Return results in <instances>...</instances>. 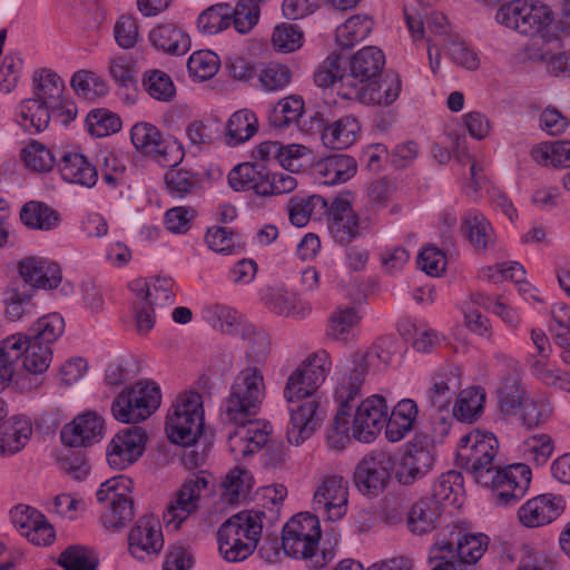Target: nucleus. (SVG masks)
I'll return each instance as SVG.
<instances>
[{"label":"nucleus","instance_id":"1","mask_svg":"<svg viewBox=\"0 0 570 570\" xmlns=\"http://www.w3.org/2000/svg\"><path fill=\"white\" fill-rule=\"evenodd\" d=\"M264 397L263 373L248 366L237 374L222 405L224 421L237 425L228 436V448L236 461L253 456L268 444L271 424L249 419L259 412Z\"/></svg>","mask_w":570,"mask_h":570},{"label":"nucleus","instance_id":"2","mask_svg":"<svg viewBox=\"0 0 570 570\" xmlns=\"http://www.w3.org/2000/svg\"><path fill=\"white\" fill-rule=\"evenodd\" d=\"M495 19L521 35L539 36L544 42L560 45L561 26L551 8L540 1H510L499 8Z\"/></svg>","mask_w":570,"mask_h":570},{"label":"nucleus","instance_id":"3","mask_svg":"<svg viewBox=\"0 0 570 570\" xmlns=\"http://www.w3.org/2000/svg\"><path fill=\"white\" fill-rule=\"evenodd\" d=\"M265 520L261 509L240 511L226 520L217 531L220 556L228 562L247 559L257 548Z\"/></svg>","mask_w":570,"mask_h":570},{"label":"nucleus","instance_id":"4","mask_svg":"<svg viewBox=\"0 0 570 570\" xmlns=\"http://www.w3.org/2000/svg\"><path fill=\"white\" fill-rule=\"evenodd\" d=\"M20 358L23 370L43 374L51 363L52 350L46 343L32 340L23 333L12 334L0 341V391L12 380Z\"/></svg>","mask_w":570,"mask_h":570},{"label":"nucleus","instance_id":"5","mask_svg":"<svg viewBox=\"0 0 570 570\" xmlns=\"http://www.w3.org/2000/svg\"><path fill=\"white\" fill-rule=\"evenodd\" d=\"M204 402L198 392L180 393L168 410L165 431L178 445H194L204 430Z\"/></svg>","mask_w":570,"mask_h":570},{"label":"nucleus","instance_id":"6","mask_svg":"<svg viewBox=\"0 0 570 570\" xmlns=\"http://www.w3.org/2000/svg\"><path fill=\"white\" fill-rule=\"evenodd\" d=\"M499 442L491 432L472 430L464 434L456 449V463L469 473L476 483L489 485L495 471L494 459Z\"/></svg>","mask_w":570,"mask_h":570},{"label":"nucleus","instance_id":"7","mask_svg":"<svg viewBox=\"0 0 570 570\" xmlns=\"http://www.w3.org/2000/svg\"><path fill=\"white\" fill-rule=\"evenodd\" d=\"M160 399V390L154 382L139 381L115 397L111 412L119 422L137 423L158 409Z\"/></svg>","mask_w":570,"mask_h":570},{"label":"nucleus","instance_id":"8","mask_svg":"<svg viewBox=\"0 0 570 570\" xmlns=\"http://www.w3.org/2000/svg\"><path fill=\"white\" fill-rule=\"evenodd\" d=\"M313 510L323 519L335 522L347 512L348 482L340 474L322 472L315 481Z\"/></svg>","mask_w":570,"mask_h":570},{"label":"nucleus","instance_id":"9","mask_svg":"<svg viewBox=\"0 0 570 570\" xmlns=\"http://www.w3.org/2000/svg\"><path fill=\"white\" fill-rule=\"evenodd\" d=\"M395 461L385 451H371L357 463L354 482L358 491L368 497L380 495L389 485Z\"/></svg>","mask_w":570,"mask_h":570},{"label":"nucleus","instance_id":"10","mask_svg":"<svg viewBox=\"0 0 570 570\" xmlns=\"http://www.w3.org/2000/svg\"><path fill=\"white\" fill-rule=\"evenodd\" d=\"M531 480V469L523 463L495 469L489 483L492 487L493 503L499 507L514 505L528 492Z\"/></svg>","mask_w":570,"mask_h":570},{"label":"nucleus","instance_id":"11","mask_svg":"<svg viewBox=\"0 0 570 570\" xmlns=\"http://www.w3.org/2000/svg\"><path fill=\"white\" fill-rule=\"evenodd\" d=\"M352 434L360 442L370 443L385 428L389 406L384 396L374 394L354 403Z\"/></svg>","mask_w":570,"mask_h":570},{"label":"nucleus","instance_id":"12","mask_svg":"<svg viewBox=\"0 0 570 570\" xmlns=\"http://www.w3.org/2000/svg\"><path fill=\"white\" fill-rule=\"evenodd\" d=\"M385 66L383 51L374 46L360 49L350 60L343 91L348 99L360 95V88L380 76Z\"/></svg>","mask_w":570,"mask_h":570},{"label":"nucleus","instance_id":"13","mask_svg":"<svg viewBox=\"0 0 570 570\" xmlns=\"http://www.w3.org/2000/svg\"><path fill=\"white\" fill-rule=\"evenodd\" d=\"M208 481L205 476H193L183 483L176 495L169 501L164 511L166 527L177 530L199 508L202 493L206 490Z\"/></svg>","mask_w":570,"mask_h":570},{"label":"nucleus","instance_id":"14","mask_svg":"<svg viewBox=\"0 0 570 570\" xmlns=\"http://www.w3.org/2000/svg\"><path fill=\"white\" fill-rule=\"evenodd\" d=\"M325 213L328 233L336 243L348 244L362 235L360 217L346 197H335Z\"/></svg>","mask_w":570,"mask_h":570},{"label":"nucleus","instance_id":"15","mask_svg":"<svg viewBox=\"0 0 570 570\" xmlns=\"http://www.w3.org/2000/svg\"><path fill=\"white\" fill-rule=\"evenodd\" d=\"M360 396L361 394L356 393L355 389L351 390L345 385L337 384L334 397L338 410L326 435L327 444L331 449L342 451L351 442L350 431L352 425L350 419L354 403Z\"/></svg>","mask_w":570,"mask_h":570},{"label":"nucleus","instance_id":"16","mask_svg":"<svg viewBox=\"0 0 570 570\" xmlns=\"http://www.w3.org/2000/svg\"><path fill=\"white\" fill-rule=\"evenodd\" d=\"M146 433L132 426L118 432L107 448V460L111 468L122 470L136 462L144 453Z\"/></svg>","mask_w":570,"mask_h":570},{"label":"nucleus","instance_id":"17","mask_svg":"<svg viewBox=\"0 0 570 570\" xmlns=\"http://www.w3.org/2000/svg\"><path fill=\"white\" fill-rule=\"evenodd\" d=\"M291 420L287 428V440L293 445H301L321 425L323 411L317 399H307L296 407H289Z\"/></svg>","mask_w":570,"mask_h":570},{"label":"nucleus","instance_id":"18","mask_svg":"<svg viewBox=\"0 0 570 570\" xmlns=\"http://www.w3.org/2000/svg\"><path fill=\"white\" fill-rule=\"evenodd\" d=\"M375 361H380L384 365L391 362V353L383 348L381 344H375L366 352H356L351 356L344 366V372L338 383L356 390L361 394L365 376L370 368L375 366Z\"/></svg>","mask_w":570,"mask_h":570},{"label":"nucleus","instance_id":"19","mask_svg":"<svg viewBox=\"0 0 570 570\" xmlns=\"http://www.w3.org/2000/svg\"><path fill=\"white\" fill-rule=\"evenodd\" d=\"M564 510L561 497L546 493L529 499L518 510L519 521L527 528H538L557 520Z\"/></svg>","mask_w":570,"mask_h":570},{"label":"nucleus","instance_id":"20","mask_svg":"<svg viewBox=\"0 0 570 570\" xmlns=\"http://www.w3.org/2000/svg\"><path fill=\"white\" fill-rule=\"evenodd\" d=\"M431 451L417 443H407L396 465L395 476L404 485H410L423 478L433 465Z\"/></svg>","mask_w":570,"mask_h":570},{"label":"nucleus","instance_id":"21","mask_svg":"<svg viewBox=\"0 0 570 570\" xmlns=\"http://www.w3.org/2000/svg\"><path fill=\"white\" fill-rule=\"evenodd\" d=\"M104 419L94 411L85 412L66 424L60 433L68 446H87L102 438Z\"/></svg>","mask_w":570,"mask_h":570},{"label":"nucleus","instance_id":"22","mask_svg":"<svg viewBox=\"0 0 570 570\" xmlns=\"http://www.w3.org/2000/svg\"><path fill=\"white\" fill-rule=\"evenodd\" d=\"M128 540L130 553L139 560L157 556L164 546L159 522L149 517L138 521L131 529Z\"/></svg>","mask_w":570,"mask_h":570},{"label":"nucleus","instance_id":"23","mask_svg":"<svg viewBox=\"0 0 570 570\" xmlns=\"http://www.w3.org/2000/svg\"><path fill=\"white\" fill-rule=\"evenodd\" d=\"M461 387V370L455 365L440 368L431 377L425 399L431 407L442 411L449 407L452 396Z\"/></svg>","mask_w":570,"mask_h":570},{"label":"nucleus","instance_id":"24","mask_svg":"<svg viewBox=\"0 0 570 570\" xmlns=\"http://www.w3.org/2000/svg\"><path fill=\"white\" fill-rule=\"evenodd\" d=\"M436 539H443L451 544L452 556L466 564L473 566L484 554L490 539L484 533L464 532L453 529L449 533H440Z\"/></svg>","mask_w":570,"mask_h":570},{"label":"nucleus","instance_id":"25","mask_svg":"<svg viewBox=\"0 0 570 570\" xmlns=\"http://www.w3.org/2000/svg\"><path fill=\"white\" fill-rule=\"evenodd\" d=\"M313 124L317 130H322L323 145L336 150L351 147L361 130L358 121L352 116L338 118L328 126H324L322 119L314 117Z\"/></svg>","mask_w":570,"mask_h":570},{"label":"nucleus","instance_id":"26","mask_svg":"<svg viewBox=\"0 0 570 570\" xmlns=\"http://www.w3.org/2000/svg\"><path fill=\"white\" fill-rule=\"evenodd\" d=\"M360 95L353 97L365 105L390 106L400 96L402 81L397 73L387 72L379 81L376 79L368 81L358 89Z\"/></svg>","mask_w":570,"mask_h":570},{"label":"nucleus","instance_id":"27","mask_svg":"<svg viewBox=\"0 0 570 570\" xmlns=\"http://www.w3.org/2000/svg\"><path fill=\"white\" fill-rule=\"evenodd\" d=\"M23 281L33 288L52 289L62 279L58 264L39 258H27L19 265Z\"/></svg>","mask_w":570,"mask_h":570},{"label":"nucleus","instance_id":"28","mask_svg":"<svg viewBox=\"0 0 570 570\" xmlns=\"http://www.w3.org/2000/svg\"><path fill=\"white\" fill-rule=\"evenodd\" d=\"M130 291L137 299L156 306H167L175 303L174 281L170 277L158 276L150 282L137 278L129 283Z\"/></svg>","mask_w":570,"mask_h":570},{"label":"nucleus","instance_id":"29","mask_svg":"<svg viewBox=\"0 0 570 570\" xmlns=\"http://www.w3.org/2000/svg\"><path fill=\"white\" fill-rule=\"evenodd\" d=\"M62 179L70 184L91 188L98 180L96 166L79 153H66L59 163Z\"/></svg>","mask_w":570,"mask_h":570},{"label":"nucleus","instance_id":"30","mask_svg":"<svg viewBox=\"0 0 570 570\" xmlns=\"http://www.w3.org/2000/svg\"><path fill=\"white\" fill-rule=\"evenodd\" d=\"M32 435V424L24 416H12L0 423V455L20 452Z\"/></svg>","mask_w":570,"mask_h":570},{"label":"nucleus","instance_id":"31","mask_svg":"<svg viewBox=\"0 0 570 570\" xmlns=\"http://www.w3.org/2000/svg\"><path fill=\"white\" fill-rule=\"evenodd\" d=\"M65 82L51 69H38L32 76L33 97L56 110L62 107Z\"/></svg>","mask_w":570,"mask_h":570},{"label":"nucleus","instance_id":"32","mask_svg":"<svg viewBox=\"0 0 570 570\" xmlns=\"http://www.w3.org/2000/svg\"><path fill=\"white\" fill-rule=\"evenodd\" d=\"M461 230L476 252H485L494 244L495 237L490 222L476 209L465 213Z\"/></svg>","mask_w":570,"mask_h":570},{"label":"nucleus","instance_id":"33","mask_svg":"<svg viewBox=\"0 0 570 570\" xmlns=\"http://www.w3.org/2000/svg\"><path fill=\"white\" fill-rule=\"evenodd\" d=\"M356 170L355 159L347 155H333L321 159L314 166L315 174L325 185L345 183L356 174Z\"/></svg>","mask_w":570,"mask_h":570},{"label":"nucleus","instance_id":"34","mask_svg":"<svg viewBox=\"0 0 570 570\" xmlns=\"http://www.w3.org/2000/svg\"><path fill=\"white\" fill-rule=\"evenodd\" d=\"M263 301L268 309L282 316L305 317L312 309L297 294L283 287L268 288Z\"/></svg>","mask_w":570,"mask_h":570},{"label":"nucleus","instance_id":"35","mask_svg":"<svg viewBox=\"0 0 570 570\" xmlns=\"http://www.w3.org/2000/svg\"><path fill=\"white\" fill-rule=\"evenodd\" d=\"M442 513L438 500L424 498L414 502L407 512V529L411 533L422 535L435 529Z\"/></svg>","mask_w":570,"mask_h":570},{"label":"nucleus","instance_id":"36","mask_svg":"<svg viewBox=\"0 0 570 570\" xmlns=\"http://www.w3.org/2000/svg\"><path fill=\"white\" fill-rule=\"evenodd\" d=\"M417 416L416 403L411 399L401 400L386 417L385 434L391 442L402 440L409 433Z\"/></svg>","mask_w":570,"mask_h":570},{"label":"nucleus","instance_id":"37","mask_svg":"<svg viewBox=\"0 0 570 570\" xmlns=\"http://www.w3.org/2000/svg\"><path fill=\"white\" fill-rule=\"evenodd\" d=\"M149 39L155 48L170 55H185L190 47L189 37L173 23L155 27L149 33Z\"/></svg>","mask_w":570,"mask_h":570},{"label":"nucleus","instance_id":"38","mask_svg":"<svg viewBox=\"0 0 570 570\" xmlns=\"http://www.w3.org/2000/svg\"><path fill=\"white\" fill-rule=\"evenodd\" d=\"M551 354L529 355V370L541 383L570 392V375L558 368L550 360Z\"/></svg>","mask_w":570,"mask_h":570},{"label":"nucleus","instance_id":"39","mask_svg":"<svg viewBox=\"0 0 570 570\" xmlns=\"http://www.w3.org/2000/svg\"><path fill=\"white\" fill-rule=\"evenodd\" d=\"M360 321L361 315L355 306H338L328 318L327 335L336 341L347 342L355 336Z\"/></svg>","mask_w":570,"mask_h":570},{"label":"nucleus","instance_id":"40","mask_svg":"<svg viewBox=\"0 0 570 570\" xmlns=\"http://www.w3.org/2000/svg\"><path fill=\"white\" fill-rule=\"evenodd\" d=\"M253 487L252 473L242 468H234L222 483L220 498L228 504H238L248 498Z\"/></svg>","mask_w":570,"mask_h":570},{"label":"nucleus","instance_id":"41","mask_svg":"<svg viewBox=\"0 0 570 570\" xmlns=\"http://www.w3.org/2000/svg\"><path fill=\"white\" fill-rule=\"evenodd\" d=\"M51 110L35 97L24 99L18 106V124L28 131L40 132L48 127Z\"/></svg>","mask_w":570,"mask_h":570},{"label":"nucleus","instance_id":"42","mask_svg":"<svg viewBox=\"0 0 570 570\" xmlns=\"http://www.w3.org/2000/svg\"><path fill=\"white\" fill-rule=\"evenodd\" d=\"M258 130L256 115L249 109L235 111L226 125V142L228 146H238L249 140Z\"/></svg>","mask_w":570,"mask_h":570},{"label":"nucleus","instance_id":"43","mask_svg":"<svg viewBox=\"0 0 570 570\" xmlns=\"http://www.w3.org/2000/svg\"><path fill=\"white\" fill-rule=\"evenodd\" d=\"M203 317L214 330L227 335H236L242 324L240 314L235 308L224 304L205 306Z\"/></svg>","mask_w":570,"mask_h":570},{"label":"nucleus","instance_id":"44","mask_svg":"<svg viewBox=\"0 0 570 570\" xmlns=\"http://www.w3.org/2000/svg\"><path fill=\"white\" fill-rule=\"evenodd\" d=\"M485 392L480 387H469L461 391L453 406V416L465 423L476 421L483 413Z\"/></svg>","mask_w":570,"mask_h":570},{"label":"nucleus","instance_id":"45","mask_svg":"<svg viewBox=\"0 0 570 570\" xmlns=\"http://www.w3.org/2000/svg\"><path fill=\"white\" fill-rule=\"evenodd\" d=\"M433 493L430 499L438 500L439 507L443 510V505H461L463 497V479L461 473L449 471L443 473L433 485Z\"/></svg>","mask_w":570,"mask_h":570},{"label":"nucleus","instance_id":"46","mask_svg":"<svg viewBox=\"0 0 570 570\" xmlns=\"http://www.w3.org/2000/svg\"><path fill=\"white\" fill-rule=\"evenodd\" d=\"M327 200L320 195L309 197H292L287 205L288 217L291 223L296 227H304L311 217L317 213H325L327 209Z\"/></svg>","mask_w":570,"mask_h":570},{"label":"nucleus","instance_id":"47","mask_svg":"<svg viewBox=\"0 0 570 570\" xmlns=\"http://www.w3.org/2000/svg\"><path fill=\"white\" fill-rule=\"evenodd\" d=\"M373 28V21L367 16L355 14L336 28V42L342 48H351L364 40Z\"/></svg>","mask_w":570,"mask_h":570},{"label":"nucleus","instance_id":"48","mask_svg":"<svg viewBox=\"0 0 570 570\" xmlns=\"http://www.w3.org/2000/svg\"><path fill=\"white\" fill-rule=\"evenodd\" d=\"M22 224L31 229L50 230L58 226V215L48 205L40 202L27 203L21 212Z\"/></svg>","mask_w":570,"mask_h":570},{"label":"nucleus","instance_id":"49","mask_svg":"<svg viewBox=\"0 0 570 570\" xmlns=\"http://www.w3.org/2000/svg\"><path fill=\"white\" fill-rule=\"evenodd\" d=\"M314 81L318 87L332 88L337 96L348 99L342 88H344L345 73L341 72L340 58L335 56L327 57L318 67L314 75Z\"/></svg>","mask_w":570,"mask_h":570},{"label":"nucleus","instance_id":"50","mask_svg":"<svg viewBox=\"0 0 570 570\" xmlns=\"http://www.w3.org/2000/svg\"><path fill=\"white\" fill-rule=\"evenodd\" d=\"M304 111V100L298 96L281 99L269 111L268 121L275 128H283L297 121Z\"/></svg>","mask_w":570,"mask_h":570},{"label":"nucleus","instance_id":"51","mask_svg":"<svg viewBox=\"0 0 570 570\" xmlns=\"http://www.w3.org/2000/svg\"><path fill=\"white\" fill-rule=\"evenodd\" d=\"M132 481L128 476L117 475L101 483L96 495L100 503L119 504L124 501H132Z\"/></svg>","mask_w":570,"mask_h":570},{"label":"nucleus","instance_id":"52","mask_svg":"<svg viewBox=\"0 0 570 570\" xmlns=\"http://www.w3.org/2000/svg\"><path fill=\"white\" fill-rule=\"evenodd\" d=\"M65 321L58 313L40 317L30 328L27 336L51 346L63 333Z\"/></svg>","mask_w":570,"mask_h":570},{"label":"nucleus","instance_id":"53","mask_svg":"<svg viewBox=\"0 0 570 570\" xmlns=\"http://www.w3.org/2000/svg\"><path fill=\"white\" fill-rule=\"evenodd\" d=\"M72 89L83 99L94 100L108 92L107 83L91 71L79 70L70 80Z\"/></svg>","mask_w":570,"mask_h":570},{"label":"nucleus","instance_id":"54","mask_svg":"<svg viewBox=\"0 0 570 570\" xmlns=\"http://www.w3.org/2000/svg\"><path fill=\"white\" fill-rule=\"evenodd\" d=\"M142 86L151 98L160 101H169L176 91L171 78L158 69L144 73Z\"/></svg>","mask_w":570,"mask_h":570},{"label":"nucleus","instance_id":"55","mask_svg":"<svg viewBox=\"0 0 570 570\" xmlns=\"http://www.w3.org/2000/svg\"><path fill=\"white\" fill-rule=\"evenodd\" d=\"M232 24L230 11L226 6H213L197 19V28L204 35H216Z\"/></svg>","mask_w":570,"mask_h":570},{"label":"nucleus","instance_id":"56","mask_svg":"<svg viewBox=\"0 0 570 570\" xmlns=\"http://www.w3.org/2000/svg\"><path fill=\"white\" fill-rule=\"evenodd\" d=\"M317 385L307 377V374L298 366L287 379L284 397L288 403H294L302 399H314L313 394L317 390Z\"/></svg>","mask_w":570,"mask_h":570},{"label":"nucleus","instance_id":"57","mask_svg":"<svg viewBox=\"0 0 570 570\" xmlns=\"http://www.w3.org/2000/svg\"><path fill=\"white\" fill-rule=\"evenodd\" d=\"M525 391L518 379L505 380L498 390V404L505 415L514 414L523 406Z\"/></svg>","mask_w":570,"mask_h":570},{"label":"nucleus","instance_id":"58","mask_svg":"<svg viewBox=\"0 0 570 570\" xmlns=\"http://www.w3.org/2000/svg\"><path fill=\"white\" fill-rule=\"evenodd\" d=\"M108 72L117 85L129 87L138 75L137 61L130 55H116L109 59Z\"/></svg>","mask_w":570,"mask_h":570},{"label":"nucleus","instance_id":"59","mask_svg":"<svg viewBox=\"0 0 570 570\" xmlns=\"http://www.w3.org/2000/svg\"><path fill=\"white\" fill-rule=\"evenodd\" d=\"M429 558L435 562L432 570H475L473 566L452 556L451 544L443 539H436L430 548Z\"/></svg>","mask_w":570,"mask_h":570},{"label":"nucleus","instance_id":"60","mask_svg":"<svg viewBox=\"0 0 570 570\" xmlns=\"http://www.w3.org/2000/svg\"><path fill=\"white\" fill-rule=\"evenodd\" d=\"M58 563L65 570H96L98 559L95 553L81 546H72L61 552Z\"/></svg>","mask_w":570,"mask_h":570},{"label":"nucleus","instance_id":"61","mask_svg":"<svg viewBox=\"0 0 570 570\" xmlns=\"http://www.w3.org/2000/svg\"><path fill=\"white\" fill-rule=\"evenodd\" d=\"M130 139L137 150L150 156L158 151L163 136L154 125L138 122L131 128Z\"/></svg>","mask_w":570,"mask_h":570},{"label":"nucleus","instance_id":"62","mask_svg":"<svg viewBox=\"0 0 570 570\" xmlns=\"http://www.w3.org/2000/svg\"><path fill=\"white\" fill-rule=\"evenodd\" d=\"M189 73L199 80H207L214 77L219 67L218 56L210 50H199L194 52L187 62Z\"/></svg>","mask_w":570,"mask_h":570},{"label":"nucleus","instance_id":"63","mask_svg":"<svg viewBox=\"0 0 570 570\" xmlns=\"http://www.w3.org/2000/svg\"><path fill=\"white\" fill-rule=\"evenodd\" d=\"M165 181L173 197L184 198L199 184V176L185 169H170L165 175Z\"/></svg>","mask_w":570,"mask_h":570},{"label":"nucleus","instance_id":"64","mask_svg":"<svg viewBox=\"0 0 570 570\" xmlns=\"http://www.w3.org/2000/svg\"><path fill=\"white\" fill-rule=\"evenodd\" d=\"M22 158L26 166L37 173L51 170L56 163L51 150L37 141H31L22 149Z\"/></svg>","mask_w":570,"mask_h":570}]
</instances>
